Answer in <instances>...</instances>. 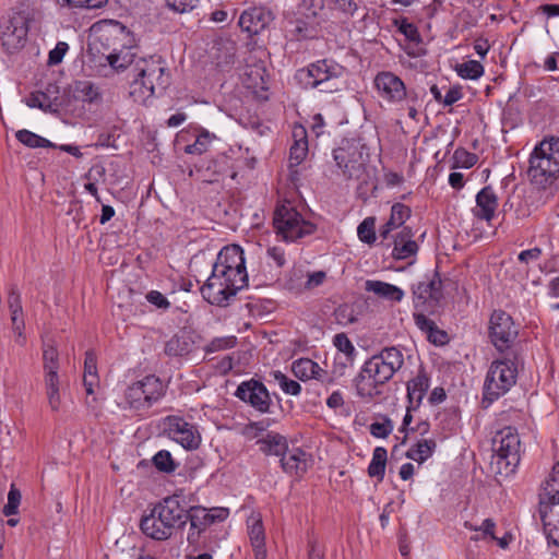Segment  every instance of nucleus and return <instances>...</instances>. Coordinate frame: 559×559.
Segmentation results:
<instances>
[{
	"instance_id": "f257e3e1",
	"label": "nucleus",
	"mask_w": 559,
	"mask_h": 559,
	"mask_svg": "<svg viewBox=\"0 0 559 559\" xmlns=\"http://www.w3.org/2000/svg\"><path fill=\"white\" fill-rule=\"evenodd\" d=\"M247 285L248 273L243 250L238 245H230L218 252L212 273L201 287V294L209 304L226 307Z\"/></svg>"
},
{
	"instance_id": "f03ea898",
	"label": "nucleus",
	"mask_w": 559,
	"mask_h": 559,
	"mask_svg": "<svg viewBox=\"0 0 559 559\" xmlns=\"http://www.w3.org/2000/svg\"><path fill=\"white\" fill-rule=\"evenodd\" d=\"M404 366V353L397 346L382 348L362 366L356 379V390L360 397L372 399L380 394L379 386L389 382Z\"/></svg>"
},
{
	"instance_id": "7ed1b4c3",
	"label": "nucleus",
	"mask_w": 559,
	"mask_h": 559,
	"mask_svg": "<svg viewBox=\"0 0 559 559\" xmlns=\"http://www.w3.org/2000/svg\"><path fill=\"white\" fill-rule=\"evenodd\" d=\"M132 76L130 95L138 103H144L163 92L170 83V74L165 60L158 55L140 57L130 70Z\"/></svg>"
},
{
	"instance_id": "20e7f679",
	"label": "nucleus",
	"mask_w": 559,
	"mask_h": 559,
	"mask_svg": "<svg viewBox=\"0 0 559 559\" xmlns=\"http://www.w3.org/2000/svg\"><path fill=\"white\" fill-rule=\"evenodd\" d=\"M188 521L187 510L178 495L158 502L140 522L142 533L154 540H166Z\"/></svg>"
},
{
	"instance_id": "39448f33",
	"label": "nucleus",
	"mask_w": 559,
	"mask_h": 559,
	"mask_svg": "<svg viewBox=\"0 0 559 559\" xmlns=\"http://www.w3.org/2000/svg\"><path fill=\"white\" fill-rule=\"evenodd\" d=\"M527 176L531 182L546 189L559 177V138L540 141L530 156Z\"/></svg>"
},
{
	"instance_id": "423d86ee",
	"label": "nucleus",
	"mask_w": 559,
	"mask_h": 559,
	"mask_svg": "<svg viewBox=\"0 0 559 559\" xmlns=\"http://www.w3.org/2000/svg\"><path fill=\"white\" fill-rule=\"evenodd\" d=\"M521 460V440L515 428L504 427L492 438L490 468L508 477L515 473Z\"/></svg>"
},
{
	"instance_id": "0eeeda50",
	"label": "nucleus",
	"mask_w": 559,
	"mask_h": 559,
	"mask_svg": "<svg viewBox=\"0 0 559 559\" xmlns=\"http://www.w3.org/2000/svg\"><path fill=\"white\" fill-rule=\"evenodd\" d=\"M345 68L330 59L310 63L296 72V80L304 88H317L322 93H333L341 90Z\"/></svg>"
},
{
	"instance_id": "6e6552de",
	"label": "nucleus",
	"mask_w": 559,
	"mask_h": 559,
	"mask_svg": "<svg viewBox=\"0 0 559 559\" xmlns=\"http://www.w3.org/2000/svg\"><path fill=\"white\" fill-rule=\"evenodd\" d=\"M515 360V355L511 353L491 362L484 383V402H495L516 383L518 365Z\"/></svg>"
},
{
	"instance_id": "1a4fd4ad",
	"label": "nucleus",
	"mask_w": 559,
	"mask_h": 559,
	"mask_svg": "<svg viewBox=\"0 0 559 559\" xmlns=\"http://www.w3.org/2000/svg\"><path fill=\"white\" fill-rule=\"evenodd\" d=\"M273 226L276 235L286 242H294L316 230V225L307 221L290 202L275 207Z\"/></svg>"
},
{
	"instance_id": "9d476101",
	"label": "nucleus",
	"mask_w": 559,
	"mask_h": 559,
	"mask_svg": "<svg viewBox=\"0 0 559 559\" xmlns=\"http://www.w3.org/2000/svg\"><path fill=\"white\" fill-rule=\"evenodd\" d=\"M165 394L162 380L150 374L127 386L123 394V409L142 413L150 409Z\"/></svg>"
},
{
	"instance_id": "9b49d317",
	"label": "nucleus",
	"mask_w": 559,
	"mask_h": 559,
	"mask_svg": "<svg viewBox=\"0 0 559 559\" xmlns=\"http://www.w3.org/2000/svg\"><path fill=\"white\" fill-rule=\"evenodd\" d=\"M111 51L107 56V61L116 70L132 69L138 60L135 40L132 33L122 24L116 23L115 26L103 35Z\"/></svg>"
},
{
	"instance_id": "f8f14e48",
	"label": "nucleus",
	"mask_w": 559,
	"mask_h": 559,
	"mask_svg": "<svg viewBox=\"0 0 559 559\" xmlns=\"http://www.w3.org/2000/svg\"><path fill=\"white\" fill-rule=\"evenodd\" d=\"M368 148L359 139H343L333 151L336 165L348 179L360 178L368 160Z\"/></svg>"
},
{
	"instance_id": "ddd939ff",
	"label": "nucleus",
	"mask_w": 559,
	"mask_h": 559,
	"mask_svg": "<svg viewBox=\"0 0 559 559\" xmlns=\"http://www.w3.org/2000/svg\"><path fill=\"white\" fill-rule=\"evenodd\" d=\"M59 353L53 342L43 344V371L44 384L48 404L52 412L61 407L60 377H59Z\"/></svg>"
},
{
	"instance_id": "4468645a",
	"label": "nucleus",
	"mask_w": 559,
	"mask_h": 559,
	"mask_svg": "<svg viewBox=\"0 0 559 559\" xmlns=\"http://www.w3.org/2000/svg\"><path fill=\"white\" fill-rule=\"evenodd\" d=\"M519 334L512 317L503 310H495L489 321V337L501 353L512 347Z\"/></svg>"
},
{
	"instance_id": "2eb2a0df",
	"label": "nucleus",
	"mask_w": 559,
	"mask_h": 559,
	"mask_svg": "<svg viewBox=\"0 0 559 559\" xmlns=\"http://www.w3.org/2000/svg\"><path fill=\"white\" fill-rule=\"evenodd\" d=\"M188 520L190 521V531L188 533V542L191 545L199 543L202 532L210 525L225 521L229 515L227 508H212L206 509L203 507H193L187 511Z\"/></svg>"
},
{
	"instance_id": "dca6fc26",
	"label": "nucleus",
	"mask_w": 559,
	"mask_h": 559,
	"mask_svg": "<svg viewBox=\"0 0 559 559\" xmlns=\"http://www.w3.org/2000/svg\"><path fill=\"white\" fill-rule=\"evenodd\" d=\"M1 41L9 51L21 49L28 34V19L21 12H15L0 23Z\"/></svg>"
},
{
	"instance_id": "f3484780",
	"label": "nucleus",
	"mask_w": 559,
	"mask_h": 559,
	"mask_svg": "<svg viewBox=\"0 0 559 559\" xmlns=\"http://www.w3.org/2000/svg\"><path fill=\"white\" fill-rule=\"evenodd\" d=\"M167 435L187 450H195L201 443L197 428L179 416H168L164 423Z\"/></svg>"
},
{
	"instance_id": "a211bd4d",
	"label": "nucleus",
	"mask_w": 559,
	"mask_h": 559,
	"mask_svg": "<svg viewBox=\"0 0 559 559\" xmlns=\"http://www.w3.org/2000/svg\"><path fill=\"white\" fill-rule=\"evenodd\" d=\"M235 396L262 414L270 412L272 405L270 393L265 385L258 380L250 379L241 382Z\"/></svg>"
},
{
	"instance_id": "6ab92c4d",
	"label": "nucleus",
	"mask_w": 559,
	"mask_h": 559,
	"mask_svg": "<svg viewBox=\"0 0 559 559\" xmlns=\"http://www.w3.org/2000/svg\"><path fill=\"white\" fill-rule=\"evenodd\" d=\"M442 298V281L437 271L418 282L413 287V302L415 309L433 307Z\"/></svg>"
},
{
	"instance_id": "aec40b11",
	"label": "nucleus",
	"mask_w": 559,
	"mask_h": 559,
	"mask_svg": "<svg viewBox=\"0 0 559 559\" xmlns=\"http://www.w3.org/2000/svg\"><path fill=\"white\" fill-rule=\"evenodd\" d=\"M378 95L388 103L396 104L407 96L403 80L391 71L379 72L373 80Z\"/></svg>"
},
{
	"instance_id": "412c9836",
	"label": "nucleus",
	"mask_w": 559,
	"mask_h": 559,
	"mask_svg": "<svg viewBox=\"0 0 559 559\" xmlns=\"http://www.w3.org/2000/svg\"><path fill=\"white\" fill-rule=\"evenodd\" d=\"M26 105L31 108H38L45 112H58L62 106L60 88L56 83H48L43 91L31 93L26 99Z\"/></svg>"
},
{
	"instance_id": "4be33fe9",
	"label": "nucleus",
	"mask_w": 559,
	"mask_h": 559,
	"mask_svg": "<svg viewBox=\"0 0 559 559\" xmlns=\"http://www.w3.org/2000/svg\"><path fill=\"white\" fill-rule=\"evenodd\" d=\"M273 21L270 10L264 7H251L245 10L239 17V25L242 31L250 35L261 33Z\"/></svg>"
},
{
	"instance_id": "5701e85b",
	"label": "nucleus",
	"mask_w": 559,
	"mask_h": 559,
	"mask_svg": "<svg viewBox=\"0 0 559 559\" xmlns=\"http://www.w3.org/2000/svg\"><path fill=\"white\" fill-rule=\"evenodd\" d=\"M498 197L490 186L484 187L476 194V206L473 209V214L476 218L490 223L498 209Z\"/></svg>"
},
{
	"instance_id": "b1692460",
	"label": "nucleus",
	"mask_w": 559,
	"mask_h": 559,
	"mask_svg": "<svg viewBox=\"0 0 559 559\" xmlns=\"http://www.w3.org/2000/svg\"><path fill=\"white\" fill-rule=\"evenodd\" d=\"M539 514L548 542L559 546V503L539 502Z\"/></svg>"
},
{
	"instance_id": "393cba45",
	"label": "nucleus",
	"mask_w": 559,
	"mask_h": 559,
	"mask_svg": "<svg viewBox=\"0 0 559 559\" xmlns=\"http://www.w3.org/2000/svg\"><path fill=\"white\" fill-rule=\"evenodd\" d=\"M247 528L254 559H266L265 532L260 513H251L247 520Z\"/></svg>"
},
{
	"instance_id": "a878e982",
	"label": "nucleus",
	"mask_w": 559,
	"mask_h": 559,
	"mask_svg": "<svg viewBox=\"0 0 559 559\" xmlns=\"http://www.w3.org/2000/svg\"><path fill=\"white\" fill-rule=\"evenodd\" d=\"M429 386L430 379L426 370L420 367L417 376L411 379L406 385L408 412L416 411L420 406Z\"/></svg>"
},
{
	"instance_id": "bb28decb",
	"label": "nucleus",
	"mask_w": 559,
	"mask_h": 559,
	"mask_svg": "<svg viewBox=\"0 0 559 559\" xmlns=\"http://www.w3.org/2000/svg\"><path fill=\"white\" fill-rule=\"evenodd\" d=\"M293 144L289 148V168L299 166L308 156V135L307 130L301 124L293 128Z\"/></svg>"
},
{
	"instance_id": "cd10ccee",
	"label": "nucleus",
	"mask_w": 559,
	"mask_h": 559,
	"mask_svg": "<svg viewBox=\"0 0 559 559\" xmlns=\"http://www.w3.org/2000/svg\"><path fill=\"white\" fill-rule=\"evenodd\" d=\"M418 245L414 240V233L409 227H403L394 237L392 257L396 260H405L416 255Z\"/></svg>"
},
{
	"instance_id": "c85d7f7f",
	"label": "nucleus",
	"mask_w": 559,
	"mask_h": 559,
	"mask_svg": "<svg viewBox=\"0 0 559 559\" xmlns=\"http://www.w3.org/2000/svg\"><path fill=\"white\" fill-rule=\"evenodd\" d=\"M309 455L301 449L296 448L285 452L281 459V466L285 473L301 476L309 467Z\"/></svg>"
},
{
	"instance_id": "c756f323",
	"label": "nucleus",
	"mask_w": 559,
	"mask_h": 559,
	"mask_svg": "<svg viewBox=\"0 0 559 559\" xmlns=\"http://www.w3.org/2000/svg\"><path fill=\"white\" fill-rule=\"evenodd\" d=\"M292 371L301 381L316 379L324 381L326 371L310 358H299L292 365Z\"/></svg>"
},
{
	"instance_id": "7c9ffc66",
	"label": "nucleus",
	"mask_w": 559,
	"mask_h": 559,
	"mask_svg": "<svg viewBox=\"0 0 559 559\" xmlns=\"http://www.w3.org/2000/svg\"><path fill=\"white\" fill-rule=\"evenodd\" d=\"M194 342L187 331H180L175 334L165 344L164 352L167 356L178 357L185 356L192 352Z\"/></svg>"
},
{
	"instance_id": "2f4dec72",
	"label": "nucleus",
	"mask_w": 559,
	"mask_h": 559,
	"mask_svg": "<svg viewBox=\"0 0 559 559\" xmlns=\"http://www.w3.org/2000/svg\"><path fill=\"white\" fill-rule=\"evenodd\" d=\"M365 289L389 301L400 302L404 298V292L400 287L382 281L368 280Z\"/></svg>"
},
{
	"instance_id": "473e14b6",
	"label": "nucleus",
	"mask_w": 559,
	"mask_h": 559,
	"mask_svg": "<svg viewBox=\"0 0 559 559\" xmlns=\"http://www.w3.org/2000/svg\"><path fill=\"white\" fill-rule=\"evenodd\" d=\"M69 91L75 100L83 103H95L100 99L98 87L87 80L74 81Z\"/></svg>"
},
{
	"instance_id": "72a5a7b5",
	"label": "nucleus",
	"mask_w": 559,
	"mask_h": 559,
	"mask_svg": "<svg viewBox=\"0 0 559 559\" xmlns=\"http://www.w3.org/2000/svg\"><path fill=\"white\" fill-rule=\"evenodd\" d=\"M539 502L559 503V461L555 464L552 472L542 486Z\"/></svg>"
},
{
	"instance_id": "f704fd0d",
	"label": "nucleus",
	"mask_w": 559,
	"mask_h": 559,
	"mask_svg": "<svg viewBox=\"0 0 559 559\" xmlns=\"http://www.w3.org/2000/svg\"><path fill=\"white\" fill-rule=\"evenodd\" d=\"M260 450L266 455L282 456L287 451V441L280 433L270 432L264 438L258 440Z\"/></svg>"
},
{
	"instance_id": "c9c22d12",
	"label": "nucleus",
	"mask_w": 559,
	"mask_h": 559,
	"mask_svg": "<svg viewBox=\"0 0 559 559\" xmlns=\"http://www.w3.org/2000/svg\"><path fill=\"white\" fill-rule=\"evenodd\" d=\"M333 344L342 353V355L335 357V360H341L342 371L348 365L353 364L356 350L352 341L345 333L336 334L333 337Z\"/></svg>"
},
{
	"instance_id": "e433bc0d",
	"label": "nucleus",
	"mask_w": 559,
	"mask_h": 559,
	"mask_svg": "<svg viewBox=\"0 0 559 559\" xmlns=\"http://www.w3.org/2000/svg\"><path fill=\"white\" fill-rule=\"evenodd\" d=\"M328 9L344 20L353 17L359 10L356 0H325Z\"/></svg>"
},
{
	"instance_id": "4c0bfd02",
	"label": "nucleus",
	"mask_w": 559,
	"mask_h": 559,
	"mask_svg": "<svg viewBox=\"0 0 559 559\" xmlns=\"http://www.w3.org/2000/svg\"><path fill=\"white\" fill-rule=\"evenodd\" d=\"M436 447V441L432 439L419 440L406 452V457L423 463L433 454Z\"/></svg>"
},
{
	"instance_id": "58836bf2",
	"label": "nucleus",
	"mask_w": 559,
	"mask_h": 559,
	"mask_svg": "<svg viewBox=\"0 0 559 559\" xmlns=\"http://www.w3.org/2000/svg\"><path fill=\"white\" fill-rule=\"evenodd\" d=\"M388 452L383 447H377L373 450L371 462L368 466V475L377 477L380 481L384 478Z\"/></svg>"
},
{
	"instance_id": "ea45409f",
	"label": "nucleus",
	"mask_w": 559,
	"mask_h": 559,
	"mask_svg": "<svg viewBox=\"0 0 559 559\" xmlns=\"http://www.w3.org/2000/svg\"><path fill=\"white\" fill-rule=\"evenodd\" d=\"M15 138L19 142L31 148L53 146V144L49 140L26 129L19 130L15 133Z\"/></svg>"
},
{
	"instance_id": "a19ab883",
	"label": "nucleus",
	"mask_w": 559,
	"mask_h": 559,
	"mask_svg": "<svg viewBox=\"0 0 559 559\" xmlns=\"http://www.w3.org/2000/svg\"><path fill=\"white\" fill-rule=\"evenodd\" d=\"M455 71L457 75L465 80H477L484 74V67L479 61L468 60L456 64Z\"/></svg>"
},
{
	"instance_id": "79ce46f5",
	"label": "nucleus",
	"mask_w": 559,
	"mask_h": 559,
	"mask_svg": "<svg viewBox=\"0 0 559 559\" xmlns=\"http://www.w3.org/2000/svg\"><path fill=\"white\" fill-rule=\"evenodd\" d=\"M357 235L360 241L371 245L376 241V217H366L357 227Z\"/></svg>"
},
{
	"instance_id": "37998d69",
	"label": "nucleus",
	"mask_w": 559,
	"mask_h": 559,
	"mask_svg": "<svg viewBox=\"0 0 559 559\" xmlns=\"http://www.w3.org/2000/svg\"><path fill=\"white\" fill-rule=\"evenodd\" d=\"M153 465L163 473H173L177 468V463L174 461L171 454L167 450L158 451L152 459Z\"/></svg>"
},
{
	"instance_id": "c03bdc74",
	"label": "nucleus",
	"mask_w": 559,
	"mask_h": 559,
	"mask_svg": "<svg viewBox=\"0 0 559 559\" xmlns=\"http://www.w3.org/2000/svg\"><path fill=\"white\" fill-rule=\"evenodd\" d=\"M393 24L397 27L399 32L403 34L409 41H420V34L417 26L414 23L408 22L406 17L395 19Z\"/></svg>"
},
{
	"instance_id": "a18cd8bd",
	"label": "nucleus",
	"mask_w": 559,
	"mask_h": 559,
	"mask_svg": "<svg viewBox=\"0 0 559 559\" xmlns=\"http://www.w3.org/2000/svg\"><path fill=\"white\" fill-rule=\"evenodd\" d=\"M215 135L210 134L207 131H202L192 144L186 146L185 152L187 154L201 155L207 151L209 145Z\"/></svg>"
},
{
	"instance_id": "49530a36",
	"label": "nucleus",
	"mask_w": 559,
	"mask_h": 559,
	"mask_svg": "<svg viewBox=\"0 0 559 559\" xmlns=\"http://www.w3.org/2000/svg\"><path fill=\"white\" fill-rule=\"evenodd\" d=\"M274 379L278 383L280 388L286 393L290 395H299L301 392V385L295 381L286 377L281 371L274 372Z\"/></svg>"
},
{
	"instance_id": "de8ad7c7",
	"label": "nucleus",
	"mask_w": 559,
	"mask_h": 559,
	"mask_svg": "<svg viewBox=\"0 0 559 559\" xmlns=\"http://www.w3.org/2000/svg\"><path fill=\"white\" fill-rule=\"evenodd\" d=\"M21 503V492L15 487V485H11L9 493H8V502L3 507V514L5 516H11L17 513L19 506Z\"/></svg>"
},
{
	"instance_id": "09e8293b",
	"label": "nucleus",
	"mask_w": 559,
	"mask_h": 559,
	"mask_svg": "<svg viewBox=\"0 0 559 559\" xmlns=\"http://www.w3.org/2000/svg\"><path fill=\"white\" fill-rule=\"evenodd\" d=\"M411 216V209L409 206L403 204V203H395L391 207V225H396L397 227H401L406 219H408Z\"/></svg>"
},
{
	"instance_id": "8fccbe9b",
	"label": "nucleus",
	"mask_w": 559,
	"mask_h": 559,
	"mask_svg": "<svg viewBox=\"0 0 559 559\" xmlns=\"http://www.w3.org/2000/svg\"><path fill=\"white\" fill-rule=\"evenodd\" d=\"M453 158L455 162L454 167H463V168H471L477 163V155L471 152H467L464 148H457L454 154Z\"/></svg>"
},
{
	"instance_id": "3c124183",
	"label": "nucleus",
	"mask_w": 559,
	"mask_h": 559,
	"mask_svg": "<svg viewBox=\"0 0 559 559\" xmlns=\"http://www.w3.org/2000/svg\"><path fill=\"white\" fill-rule=\"evenodd\" d=\"M12 331L14 333V342L19 346L23 347L26 344V337L24 335L25 323L22 314H11Z\"/></svg>"
},
{
	"instance_id": "603ef678",
	"label": "nucleus",
	"mask_w": 559,
	"mask_h": 559,
	"mask_svg": "<svg viewBox=\"0 0 559 559\" xmlns=\"http://www.w3.org/2000/svg\"><path fill=\"white\" fill-rule=\"evenodd\" d=\"M393 431V423L389 418H384L382 423L376 421L370 425V433L376 438H386Z\"/></svg>"
},
{
	"instance_id": "864d4df0",
	"label": "nucleus",
	"mask_w": 559,
	"mask_h": 559,
	"mask_svg": "<svg viewBox=\"0 0 559 559\" xmlns=\"http://www.w3.org/2000/svg\"><path fill=\"white\" fill-rule=\"evenodd\" d=\"M236 345L235 336L216 337L206 346L207 353L233 348Z\"/></svg>"
},
{
	"instance_id": "5fc2aeb1",
	"label": "nucleus",
	"mask_w": 559,
	"mask_h": 559,
	"mask_svg": "<svg viewBox=\"0 0 559 559\" xmlns=\"http://www.w3.org/2000/svg\"><path fill=\"white\" fill-rule=\"evenodd\" d=\"M69 50V45L64 41H59L52 50L49 51L48 56V64L56 66L59 64L67 51Z\"/></svg>"
},
{
	"instance_id": "6e6d98bb",
	"label": "nucleus",
	"mask_w": 559,
	"mask_h": 559,
	"mask_svg": "<svg viewBox=\"0 0 559 559\" xmlns=\"http://www.w3.org/2000/svg\"><path fill=\"white\" fill-rule=\"evenodd\" d=\"M61 4L75 8L98 9L104 7L108 0H59Z\"/></svg>"
},
{
	"instance_id": "4d7b16f0",
	"label": "nucleus",
	"mask_w": 559,
	"mask_h": 559,
	"mask_svg": "<svg viewBox=\"0 0 559 559\" xmlns=\"http://www.w3.org/2000/svg\"><path fill=\"white\" fill-rule=\"evenodd\" d=\"M337 323L347 325L356 322V317L353 314V310L348 306H340L334 312Z\"/></svg>"
},
{
	"instance_id": "13d9d810",
	"label": "nucleus",
	"mask_w": 559,
	"mask_h": 559,
	"mask_svg": "<svg viewBox=\"0 0 559 559\" xmlns=\"http://www.w3.org/2000/svg\"><path fill=\"white\" fill-rule=\"evenodd\" d=\"M146 300L159 309H168L170 307L168 299L158 290L148 292Z\"/></svg>"
},
{
	"instance_id": "bf43d9fd",
	"label": "nucleus",
	"mask_w": 559,
	"mask_h": 559,
	"mask_svg": "<svg viewBox=\"0 0 559 559\" xmlns=\"http://www.w3.org/2000/svg\"><path fill=\"white\" fill-rule=\"evenodd\" d=\"M413 317H414L416 326L425 334H427L428 332H431V330H433V325L436 324L435 321L429 319L423 312H414Z\"/></svg>"
},
{
	"instance_id": "052dcab7",
	"label": "nucleus",
	"mask_w": 559,
	"mask_h": 559,
	"mask_svg": "<svg viewBox=\"0 0 559 559\" xmlns=\"http://www.w3.org/2000/svg\"><path fill=\"white\" fill-rule=\"evenodd\" d=\"M167 4L170 9H173L176 12L183 13L187 11L192 10L198 0H166Z\"/></svg>"
},
{
	"instance_id": "680f3d73",
	"label": "nucleus",
	"mask_w": 559,
	"mask_h": 559,
	"mask_svg": "<svg viewBox=\"0 0 559 559\" xmlns=\"http://www.w3.org/2000/svg\"><path fill=\"white\" fill-rule=\"evenodd\" d=\"M426 335H427L428 341L435 345H444L449 341L447 332L443 330H440L437 326V324H435L433 330H431V332H428Z\"/></svg>"
},
{
	"instance_id": "e2e57ef3",
	"label": "nucleus",
	"mask_w": 559,
	"mask_h": 559,
	"mask_svg": "<svg viewBox=\"0 0 559 559\" xmlns=\"http://www.w3.org/2000/svg\"><path fill=\"white\" fill-rule=\"evenodd\" d=\"M8 305L11 314H22V305H21V298L20 294L16 292L15 288H11L8 297Z\"/></svg>"
},
{
	"instance_id": "0e129e2a",
	"label": "nucleus",
	"mask_w": 559,
	"mask_h": 559,
	"mask_svg": "<svg viewBox=\"0 0 559 559\" xmlns=\"http://www.w3.org/2000/svg\"><path fill=\"white\" fill-rule=\"evenodd\" d=\"M326 278V274L323 271H317L313 273H309L307 276V281L305 282L306 289H313L323 284Z\"/></svg>"
},
{
	"instance_id": "69168bd1",
	"label": "nucleus",
	"mask_w": 559,
	"mask_h": 559,
	"mask_svg": "<svg viewBox=\"0 0 559 559\" xmlns=\"http://www.w3.org/2000/svg\"><path fill=\"white\" fill-rule=\"evenodd\" d=\"M266 254L274 261L277 267L284 266L286 262L284 249L280 247H270L266 250Z\"/></svg>"
},
{
	"instance_id": "338daca9",
	"label": "nucleus",
	"mask_w": 559,
	"mask_h": 559,
	"mask_svg": "<svg viewBox=\"0 0 559 559\" xmlns=\"http://www.w3.org/2000/svg\"><path fill=\"white\" fill-rule=\"evenodd\" d=\"M92 373H97V358L94 352L88 350L85 353L84 374Z\"/></svg>"
},
{
	"instance_id": "774afa93",
	"label": "nucleus",
	"mask_w": 559,
	"mask_h": 559,
	"mask_svg": "<svg viewBox=\"0 0 559 559\" xmlns=\"http://www.w3.org/2000/svg\"><path fill=\"white\" fill-rule=\"evenodd\" d=\"M462 97L463 93L459 86L451 87L443 97L442 105L451 106L454 103L459 102Z\"/></svg>"
}]
</instances>
